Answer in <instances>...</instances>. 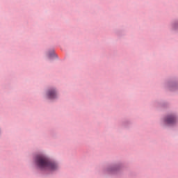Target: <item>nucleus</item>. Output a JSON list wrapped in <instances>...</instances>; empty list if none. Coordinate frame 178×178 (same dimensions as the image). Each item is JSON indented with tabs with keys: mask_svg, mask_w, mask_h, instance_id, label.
I'll use <instances>...</instances> for the list:
<instances>
[{
	"mask_svg": "<svg viewBox=\"0 0 178 178\" xmlns=\"http://www.w3.org/2000/svg\"><path fill=\"white\" fill-rule=\"evenodd\" d=\"M165 122L168 124H173L174 123L176 122V118H175L172 115H170V116L167 117Z\"/></svg>",
	"mask_w": 178,
	"mask_h": 178,
	"instance_id": "3",
	"label": "nucleus"
},
{
	"mask_svg": "<svg viewBox=\"0 0 178 178\" xmlns=\"http://www.w3.org/2000/svg\"><path fill=\"white\" fill-rule=\"evenodd\" d=\"M35 163L40 169H50L51 170H55L58 168V165L55 163L49 161V159L45 156L39 155L36 156Z\"/></svg>",
	"mask_w": 178,
	"mask_h": 178,
	"instance_id": "1",
	"label": "nucleus"
},
{
	"mask_svg": "<svg viewBox=\"0 0 178 178\" xmlns=\"http://www.w3.org/2000/svg\"><path fill=\"white\" fill-rule=\"evenodd\" d=\"M47 97L49 99H54L56 98V92L54 90H50L47 92Z\"/></svg>",
	"mask_w": 178,
	"mask_h": 178,
	"instance_id": "2",
	"label": "nucleus"
}]
</instances>
